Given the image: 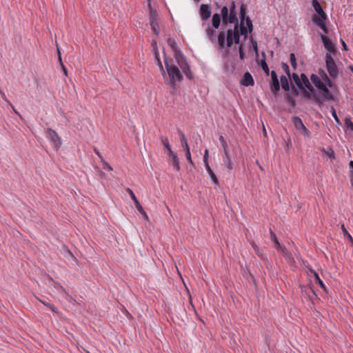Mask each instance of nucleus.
<instances>
[{"label":"nucleus","instance_id":"nucleus-1","mask_svg":"<svg viewBox=\"0 0 353 353\" xmlns=\"http://www.w3.org/2000/svg\"><path fill=\"white\" fill-rule=\"evenodd\" d=\"M205 33L208 39L212 42L215 43L217 41L218 49L219 50H224L225 47L230 48L234 43L233 39H225V28H222L218 35L216 31L208 26L205 30Z\"/></svg>","mask_w":353,"mask_h":353},{"label":"nucleus","instance_id":"nucleus-2","mask_svg":"<svg viewBox=\"0 0 353 353\" xmlns=\"http://www.w3.org/2000/svg\"><path fill=\"white\" fill-rule=\"evenodd\" d=\"M164 63L169 78L168 83L172 89L170 92L173 94L176 90V83L181 82L183 79V76L179 68L174 65L165 56L164 59Z\"/></svg>","mask_w":353,"mask_h":353},{"label":"nucleus","instance_id":"nucleus-3","mask_svg":"<svg viewBox=\"0 0 353 353\" xmlns=\"http://www.w3.org/2000/svg\"><path fill=\"white\" fill-rule=\"evenodd\" d=\"M325 66L330 77L335 79L338 77L339 70L336 64L330 54H325Z\"/></svg>","mask_w":353,"mask_h":353},{"label":"nucleus","instance_id":"nucleus-4","mask_svg":"<svg viewBox=\"0 0 353 353\" xmlns=\"http://www.w3.org/2000/svg\"><path fill=\"white\" fill-rule=\"evenodd\" d=\"M292 121L296 130L305 137L310 138L311 132L305 126L300 117L294 116L292 118Z\"/></svg>","mask_w":353,"mask_h":353},{"label":"nucleus","instance_id":"nucleus-5","mask_svg":"<svg viewBox=\"0 0 353 353\" xmlns=\"http://www.w3.org/2000/svg\"><path fill=\"white\" fill-rule=\"evenodd\" d=\"M328 86L325 85L320 90L323 92V97L321 98L317 94H313V99L316 103L321 105L324 101L334 100V97L329 90Z\"/></svg>","mask_w":353,"mask_h":353},{"label":"nucleus","instance_id":"nucleus-6","mask_svg":"<svg viewBox=\"0 0 353 353\" xmlns=\"http://www.w3.org/2000/svg\"><path fill=\"white\" fill-rule=\"evenodd\" d=\"M47 137L57 150L61 147L62 141L56 131L51 128H48L47 130Z\"/></svg>","mask_w":353,"mask_h":353},{"label":"nucleus","instance_id":"nucleus-7","mask_svg":"<svg viewBox=\"0 0 353 353\" xmlns=\"http://www.w3.org/2000/svg\"><path fill=\"white\" fill-rule=\"evenodd\" d=\"M270 90L273 94L276 95L280 91V83L276 72L274 70L271 72Z\"/></svg>","mask_w":353,"mask_h":353},{"label":"nucleus","instance_id":"nucleus-8","mask_svg":"<svg viewBox=\"0 0 353 353\" xmlns=\"http://www.w3.org/2000/svg\"><path fill=\"white\" fill-rule=\"evenodd\" d=\"M321 39L323 43L324 48L330 52L329 54H335L337 52L335 45L328 37L321 34Z\"/></svg>","mask_w":353,"mask_h":353},{"label":"nucleus","instance_id":"nucleus-9","mask_svg":"<svg viewBox=\"0 0 353 353\" xmlns=\"http://www.w3.org/2000/svg\"><path fill=\"white\" fill-rule=\"evenodd\" d=\"M312 5L314 10L319 14V18L322 21H326L327 19V14L323 11V8L318 0H312Z\"/></svg>","mask_w":353,"mask_h":353},{"label":"nucleus","instance_id":"nucleus-10","mask_svg":"<svg viewBox=\"0 0 353 353\" xmlns=\"http://www.w3.org/2000/svg\"><path fill=\"white\" fill-rule=\"evenodd\" d=\"M211 8L208 4H201L200 6L199 14L202 21H205L210 18L211 15Z\"/></svg>","mask_w":353,"mask_h":353},{"label":"nucleus","instance_id":"nucleus-11","mask_svg":"<svg viewBox=\"0 0 353 353\" xmlns=\"http://www.w3.org/2000/svg\"><path fill=\"white\" fill-rule=\"evenodd\" d=\"M312 21L315 25L319 27L325 34L328 33L329 30L325 23V21H322L317 15L315 14L312 17Z\"/></svg>","mask_w":353,"mask_h":353},{"label":"nucleus","instance_id":"nucleus-12","mask_svg":"<svg viewBox=\"0 0 353 353\" xmlns=\"http://www.w3.org/2000/svg\"><path fill=\"white\" fill-rule=\"evenodd\" d=\"M240 83L242 85L248 87L253 85L254 84V81L252 74L249 72H246L244 73Z\"/></svg>","mask_w":353,"mask_h":353},{"label":"nucleus","instance_id":"nucleus-13","mask_svg":"<svg viewBox=\"0 0 353 353\" xmlns=\"http://www.w3.org/2000/svg\"><path fill=\"white\" fill-rule=\"evenodd\" d=\"M179 66L182 70L183 72L185 70H187L188 68H190V65L187 62V60L185 57L183 56V54H181L177 57L175 58Z\"/></svg>","mask_w":353,"mask_h":353},{"label":"nucleus","instance_id":"nucleus-14","mask_svg":"<svg viewBox=\"0 0 353 353\" xmlns=\"http://www.w3.org/2000/svg\"><path fill=\"white\" fill-rule=\"evenodd\" d=\"M318 72L319 77L321 79V81L329 88H332L333 83L331 81L325 70L320 68Z\"/></svg>","mask_w":353,"mask_h":353},{"label":"nucleus","instance_id":"nucleus-15","mask_svg":"<svg viewBox=\"0 0 353 353\" xmlns=\"http://www.w3.org/2000/svg\"><path fill=\"white\" fill-rule=\"evenodd\" d=\"M168 43L174 52V58L183 54L181 50L179 48L176 41L174 39L171 38L168 39Z\"/></svg>","mask_w":353,"mask_h":353},{"label":"nucleus","instance_id":"nucleus-16","mask_svg":"<svg viewBox=\"0 0 353 353\" xmlns=\"http://www.w3.org/2000/svg\"><path fill=\"white\" fill-rule=\"evenodd\" d=\"M270 237H271V240L273 241L275 243V247L276 248H277V247L281 248V250H282L283 254H285L286 256L289 255V256L291 257V254L289 253L288 250L285 247H282L280 243L278 241V239H277L276 234L274 233V232L272 230H270Z\"/></svg>","mask_w":353,"mask_h":353},{"label":"nucleus","instance_id":"nucleus-17","mask_svg":"<svg viewBox=\"0 0 353 353\" xmlns=\"http://www.w3.org/2000/svg\"><path fill=\"white\" fill-rule=\"evenodd\" d=\"M310 80L314 83V85L320 90L322 88L325 84L321 81V78L315 74H312L310 76Z\"/></svg>","mask_w":353,"mask_h":353},{"label":"nucleus","instance_id":"nucleus-18","mask_svg":"<svg viewBox=\"0 0 353 353\" xmlns=\"http://www.w3.org/2000/svg\"><path fill=\"white\" fill-rule=\"evenodd\" d=\"M223 161L225 166L228 168L229 171L233 169L234 164L230 157L228 151L224 152V155L223 157Z\"/></svg>","mask_w":353,"mask_h":353},{"label":"nucleus","instance_id":"nucleus-19","mask_svg":"<svg viewBox=\"0 0 353 353\" xmlns=\"http://www.w3.org/2000/svg\"><path fill=\"white\" fill-rule=\"evenodd\" d=\"M239 19L240 21H247L248 19H250L247 16V5L243 3H241L240 6Z\"/></svg>","mask_w":353,"mask_h":353},{"label":"nucleus","instance_id":"nucleus-20","mask_svg":"<svg viewBox=\"0 0 353 353\" xmlns=\"http://www.w3.org/2000/svg\"><path fill=\"white\" fill-rule=\"evenodd\" d=\"M169 156L172 158L171 164L174 169L176 171H179L180 170V165L177 154L173 152L172 153L170 154Z\"/></svg>","mask_w":353,"mask_h":353},{"label":"nucleus","instance_id":"nucleus-21","mask_svg":"<svg viewBox=\"0 0 353 353\" xmlns=\"http://www.w3.org/2000/svg\"><path fill=\"white\" fill-rule=\"evenodd\" d=\"M177 132L179 135L180 136V141L181 146L183 148L184 150H188V149H190V147L188 145V141L187 139L185 138V134L180 129H178Z\"/></svg>","mask_w":353,"mask_h":353},{"label":"nucleus","instance_id":"nucleus-22","mask_svg":"<svg viewBox=\"0 0 353 353\" xmlns=\"http://www.w3.org/2000/svg\"><path fill=\"white\" fill-rule=\"evenodd\" d=\"M310 81L307 77V75L304 73H302L300 76V81L299 85H300V87H298L300 90H303L305 88V86L310 85Z\"/></svg>","mask_w":353,"mask_h":353},{"label":"nucleus","instance_id":"nucleus-23","mask_svg":"<svg viewBox=\"0 0 353 353\" xmlns=\"http://www.w3.org/2000/svg\"><path fill=\"white\" fill-rule=\"evenodd\" d=\"M221 24V15L218 13H215L212 16V26L214 29H218Z\"/></svg>","mask_w":353,"mask_h":353},{"label":"nucleus","instance_id":"nucleus-24","mask_svg":"<svg viewBox=\"0 0 353 353\" xmlns=\"http://www.w3.org/2000/svg\"><path fill=\"white\" fill-rule=\"evenodd\" d=\"M281 88L286 92H289L290 90V84L288 78L285 75H281L280 77Z\"/></svg>","mask_w":353,"mask_h":353},{"label":"nucleus","instance_id":"nucleus-25","mask_svg":"<svg viewBox=\"0 0 353 353\" xmlns=\"http://www.w3.org/2000/svg\"><path fill=\"white\" fill-rule=\"evenodd\" d=\"M228 10H229V15H230V17H232V19H233L234 21L238 19V17H237V15H236V4H235V1H232L231 2V4H230Z\"/></svg>","mask_w":353,"mask_h":353},{"label":"nucleus","instance_id":"nucleus-26","mask_svg":"<svg viewBox=\"0 0 353 353\" xmlns=\"http://www.w3.org/2000/svg\"><path fill=\"white\" fill-rule=\"evenodd\" d=\"M150 26H151V28L153 31V32L156 34V35H158L159 32L158 30V23L156 20V19L153 16V14L151 13V16H150Z\"/></svg>","mask_w":353,"mask_h":353},{"label":"nucleus","instance_id":"nucleus-27","mask_svg":"<svg viewBox=\"0 0 353 353\" xmlns=\"http://www.w3.org/2000/svg\"><path fill=\"white\" fill-rule=\"evenodd\" d=\"M205 168L208 173L210 176V178H211V180H212V183L214 184H215V185H217L219 183V180H218L216 176L215 173L214 172V171L210 168V165H205Z\"/></svg>","mask_w":353,"mask_h":353},{"label":"nucleus","instance_id":"nucleus-28","mask_svg":"<svg viewBox=\"0 0 353 353\" xmlns=\"http://www.w3.org/2000/svg\"><path fill=\"white\" fill-rule=\"evenodd\" d=\"M301 289L302 291L305 292V294L309 296L310 300H312L313 297L317 296L313 289L309 286H303Z\"/></svg>","mask_w":353,"mask_h":353},{"label":"nucleus","instance_id":"nucleus-29","mask_svg":"<svg viewBox=\"0 0 353 353\" xmlns=\"http://www.w3.org/2000/svg\"><path fill=\"white\" fill-rule=\"evenodd\" d=\"M160 140H161V143L164 145V147L167 149L168 152V154H171L173 152L172 148H171V146L169 143V141H168V139L167 137H165V136H160Z\"/></svg>","mask_w":353,"mask_h":353},{"label":"nucleus","instance_id":"nucleus-30","mask_svg":"<svg viewBox=\"0 0 353 353\" xmlns=\"http://www.w3.org/2000/svg\"><path fill=\"white\" fill-rule=\"evenodd\" d=\"M245 27H246L245 21H239V19H238L234 23L233 29L239 31V30H243V28H245Z\"/></svg>","mask_w":353,"mask_h":353},{"label":"nucleus","instance_id":"nucleus-31","mask_svg":"<svg viewBox=\"0 0 353 353\" xmlns=\"http://www.w3.org/2000/svg\"><path fill=\"white\" fill-rule=\"evenodd\" d=\"M284 98L285 99V101L292 107V108H295L296 104V101L294 98V97L289 94V93H287L284 95Z\"/></svg>","mask_w":353,"mask_h":353},{"label":"nucleus","instance_id":"nucleus-32","mask_svg":"<svg viewBox=\"0 0 353 353\" xmlns=\"http://www.w3.org/2000/svg\"><path fill=\"white\" fill-rule=\"evenodd\" d=\"M262 55L264 58L265 57L264 52L262 53ZM260 65L265 74L268 76L270 74V70L265 59L261 61Z\"/></svg>","mask_w":353,"mask_h":353},{"label":"nucleus","instance_id":"nucleus-33","mask_svg":"<svg viewBox=\"0 0 353 353\" xmlns=\"http://www.w3.org/2000/svg\"><path fill=\"white\" fill-rule=\"evenodd\" d=\"M154 55H155V58H156V60H157V65L159 66V70L161 72L163 76L165 77V72L164 71L162 63H161L160 57H159V53H158L157 50H156V51L154 52Z\"/></svg>","mask_w":353,"mask_h":353},{"label":"nucleus","instance_id":"nucleus-34","mask_svg":"<svg viewBox=\"0 0 353 353\" xmlns=\"http://www.w3.org/2000/svg\"><path fill=\"white\" fill-rule=\"evenodd\" d=\"M233 38L232 39L234 41V43L236 45L241 44V34L239 31L236 30L232 29Z\"/></svg>","mask_w":353,"mask_h":353},{"label":"nucleus","instance_id":"nucleus-35","mask_svg":"<svg viewBox=\"0 0 353 353\" xmlns=\"http://www.w3.org/2000/svg\"><path fill=\"white\" fill-rule=\"evenodd\" d=\"M341 230H342L344 237L347 238L350 241L351 245L353 246V238L350 235V234L347 232V229L345 228V227L343 224L341 225Z\"/></svg>","mask_w":353,"mask_h":353},{"label":"nucleus","instance_id":"nucleus-36","mask_svg":"<svg viewBox=\"0 0 353 353\" xmlns=\"http://www.w3.org/2000/svg\"><path fill=\"white\" fill-rule=\"evenodd\" d=\"M134 203H135V206H136V208L137 209V210L146 219H148V216L146 214V212H145V210H143V207L141 206V203H139V201L138 200H136L134 201Z\"/></svg>","mask_w":353,"mask_h":353},{"label":"nucleus","instance_id":"nucleus-37","mask_svg":"<svg viewBox=\"0 0 353 353\" xmlns=\"http://www.w3.org/2000/svg\"><path fill=\"white\" fill-rule=\"evenodd\" d=\"M222 19L223 24L226 26L228 23H234V20L230 17V15L221 17Z\"/></svg>","mask_w":353,"mask_h":353},{"label":"nucleus","instance_id":"nucleus-38","mask_svg":"<svg viewBox=\"0 0 353 353\" xmlns=\"http://www.w3.org/2000/svg\"><path fill=\"white\" fill-rule=\"evenodd\" d=\"M290 63H291V65L293 68V69L296 70V69L297 63H296V56H295V54L294 53H291L290 54Z\"/></svg>","mask_w":353,"mask_h":353},{"label":"nucleus","instance_id":"nucleus-39","mask_svg":"<svg viewBox=\"0 0 353 353\" xmlns=\"http://www.w3.org/2000/svg\"><path fill=\"white\" fill-rule=\"evenodd\" d=\"M245 23H246L245 29L248 31V32L250 34H251L254 30L252 20L250 19H248L247 21H245Z\"/></svg>","mask_w":353,"mask_h":353},{"label":"nucleus","instance_id":"nucleus-40","mask_svg":"<svg viewBox=\"0 0 353 353\" xmlns=\"http://www.w3.org/2000/svg\"><path fill=\"white\" fill-rule=\"evenodd\" d=\"M314 276L315 277V279H316V282L320 285V287L324 290H325V286L323 283V282L322 281V280L320 279L319 274L316 272H314Z\"/></svg>","mask_w":353,"mask_h":353},{"label":"nucleus","instance_id":"nucleus-41","mask_svg":"<svg viewBox=\"0 0 353 353\" xmlns=\"http://www.w3.org/2000/svg\"><path fill=\"white\" fill-rule=\"evenodd\" d=\"M238 50L239 53V57L241 60H244L245 55L244 53V47L243 44H239L238 47Z\"/></svg>","mask_w":353,"mask_h":353},{"label":"nucleus","instance_id":"nucleus-42","mask_svg":"<svg viewBox=\"0 0 353 353\" xmlns=\"http://www.w3.org/2000/svg\"><path fill=\"white\" fill-rule=\"evenodd\" d=\"M219 141H220L222 148L223 149V152H226L227 151H228V144H227L224 137L222 135L219 137Z\"/></svg>","mask_w":353,"mask_h":353},{"label":"nucleus","instance_id":"nucleus-43","mask_svg":"<svg viewBox=\"0 0 353 353\" xmlns=\"http://www.w3.org/2000/svg\"><path fill=\"white\" fill-rule=\"evenodd\" d=\"M290 79H292L293 80V81L295 83V84L296 85L297 87H300V85H299V81H300V77L298 75V74L294 73V72L291 74Z\"/></svg>","mask_w":353,"mask_h":353},{"label":"nucleus","instance_id":"nucleus-44","mask_svg":"<svg viewBox=\"0 0 353 353\" xmlns=\"http://www.w3.org/2000/svg\"><path fill=\"white\" fill-rule=\"evenodd\" d=\"M281 68L285 71V72L288 76V77L290 78L291 77V73H290V68H289V65H288V63L283 62L281 63Z\"/></svg>","mask_w":353,"mask_h":353},{"label":"nucleus","instance_id":"nucleus-45","mask_svg":"<svg viewBox=\"0 0 353 353\" xmlns=\"http://www.w3.org/2000/svg\"><path fill=\"white\" fill-rule=\"evenodd\" d=\"M345 125L347 129L353 131V123L350 118L346 117L345 119Z\"/></svg>","mask_w":353,"mask_h":353},{"label":"nucleus","instance_id":"nucleus-46","mask_svg":"<svg viewBox=\"0 0 353 353\" xmlns=\"http://www.w3.org/2000/svg\"><path fill=\"white\" fill-rule=\"evenodd\" d=\"M232 29L233 28H228L227 30H225V39H232V38H233Z\"/></svg>","mask_w":353,"mask_h":353},{"label":"nucleus","instance_id":"nucleus-47","mask_svg":"<svg viewBox=\"0 0 353 353\" xmlns=\"http://www.w3.org/2000/svg\"><path fill=\"white\" fill-rule=\"evenodd\" d=\"M239 32H240V34L243 37V40L245 41L250 34L248 31L245 28H243V30H239Z\"/></svg>","mask_w":353,"mask_h":353},{"label":"nucleus","instance_id":"nucleus-48","mask_svg":"<svg viewBox=\"0 0 353 353\" xmlns=\"http://www.w3.org/2000/svg\"><path fill=\"white\" fill-rule=\"evenodd\" d=\"M183 72L185 74L186 77L188 79L192 80L194 78V75L190 70V68H188L187 70H185Z\"/></svg>","mask_w":353,"mask_h":353},{"label":"nucleus","instance_id":"nucleus-49","mask_svg":"<svg viewBox=\"0 0 353 353\" xmlns=\"http://www.w3.org/2000/svg\"><path fill=\"white\" fill-rule=\"evenodd\" d=\"M301 90L303 92L304 97L309 99L313 98V94H312L310 92H308L305 88H303V90Z\"/></svg>","mask_w":353,"mask_h":353},{"label":"nucleus","instance_id":"nucleus-50","mask_svg":"<svg viewBox=\"0 0 353 353\" xmlns=\"http://www.w3.org/2000/svg\"><path fill=\"white\" fill-rule=\"evenodd\" d=\"M250 43H252L253 50L255 51L256 53H257L258 52L257 42L252 37L250 38Z\"/></svg>","mask_w":353,"mask_h":353},{"label":"nucleus","instance_id":"nucleus-51","mask_svg":"<svg viewBox=\"0 0 353 353\" xmlns=\"http://www.w3.org/2000/svg\"><path fill=\"white\" fill-rule=\"evenodd\" d=\"M208 158H209V152H208V150H205L204 156H203V163H204L205 166L209 165Z\"/></svg>","mask_w":353,"mask_h":353},{"label":"nucleus","instance_id":"nucleus-52","mask_svg":"<svg viewBox=\"0 0 353 353\" xmlns=\"http://www.w3.org/2000/svg\"><path fill=\"white\" fill-rule=\"evenodd\" d=\"M331 112H332V115L334 117V119H335V121L337 123H340V120L336 114V110L334 109V108L333 106L331 107Z\"/></svg>","mask_w":353,"mask_h":353},{"label":"nucleus","instance_id":"nucleus-53","mask_svg":"<svg viewBox=\"0 0 353 353\" xmlns=\"http://www.w3.org/2000/svg\"><path fill=\"white\" fill-rule=\"evenodd\" d=\"M185 157H186L188 161L190 164L194 165L193 161L192 160L191 153H190V149H188V150H185Z\"/></svg>","mask_w":353,"mask_h":353},{"label":"nucleus","instance_id":"nucleus-54","mask_svg":"<svg viewBox=\"0 0 353 353\" xmlns=\"http://www.w3.org/2000/svg\"><path fill=\"white\" fill-rule=\"evenodd\" d=\"M221 17L229 15V10L227 6H223L221 10Z\"/></svg>","mask_w":353,"mask_h":353},{"label":"nucleus","instance_id":"nucleus-55","mask_svg":"<svg viewBox=\"0 0 353 353\" xmlns=\"http://www.w3.org/2000/svg\"><path fill=\"white\" fill-rule=\"evenodd\" d=\"M326 154L330 159H335L334 151L332 148H328L327 151L326 152Z\"/></svg>","mask_w":353,"mask_h":353},{"label":"nucleus","instance_id":"nucleus-56","mask_svg":"<svg viewBox=\"0 0 353 353\" xmlns=\"http://www.w3.org/2000/svg\"><path fill=\"white\" fill-rule=\"evenodd\" d=\"M253 248L255 250V252L256 254L260 256V257H262V255H263V250L261 249H260L259 247H257L256 245H253Z\"/></svg>","mask_w":353,"mask_h":353},{"label":"nucleus","instance_id":"nucleus-57","mask_svg":"<svg viewBox=\"0 0 353 353\" xmlns=\"http://www.w3.org/2000/svg\"><path fill=\"white\" fill-rule=\"evenodd\" d=\"M126 191L128 192V194H130L131 199L134 201V202L136 200H138L137 198L136 197L134 193L133 192V191L130 188H128L126 190Z\"/></svg>","mask_w":353,"mask_h":353},{"label":"nucleus","instance_id":"nucleus-58","mask_svg":"<svg viewBox=\"0 0 353 353\" xmlns=\"http://www.w3.org/2000/svg\"><path fill=\"white\" fill-rule=\"evenodd\" d=\"M59 61H60V63L61 65V69H62L63 72H64L65 76H68V70L66 69L65 66L63 65L60 54H59Z\"/></svg>","mask_w":353,"mask_h":353},{"label":"nucleus","instance_id":"nucleus-59","mask_svg":"<svg viewBox=\"0 0 353 353\" xmlns=\"http://www.w3.org/2000/svg\"><path fill=\"white\" fill-rule=\"evenodd\" d=\"M305 88H307L310 92H312V94H316L315 89L310 83V85L305 86Z\"/></svg>","mask_w":353,"mask_h":353},{"label":"nucleus","instance_id":"nucleus-60","mask_svg":"<svg viewBox=\"0 0 353 353\" xmlns=\"http://www.w3.org/2000/svg\"><path fill=\"white\" fill-rule=\"evenodd\" d=\"M292 93L293 95L294 96H298L299 95V89L297 88H296L295 86L294 85H292Z\"/></svg>","mask_w":353,"mask_h":353},{"label":"nucleus","instance_id":"nucleus-61","mask_svg":"<svg viewBox=\"0 0 353 353\" xmlns=\"http://www.w3.org/2000/svg\"><path fill=\"white\" fill-rule=\"evenodd\" d=\"M48 307H49L52 312L57 313V308L53 304L48 305Z\"/></svg>","mask_w":353,"mask_h":353},{"label":"nucleus","instance_id":"nucleus-62","mask_svg":"<svg viewBox=\"0 0 353 353\" xmlns=\"http://www.w3.org/2000/svg\"><path fill=\"white\" fill-rule=\"evenodd\" d=\"M103 164H104L103 169L108 170H112V168L107 162H105L104 160H103Z\"/></svg>","mask_w":353,"mask_h":353},{"label":"nucleus","instance_id":"nucleus-63","mask_svg":"<svg viewBox=\"0 0 353 353\" xmlns=\"http://www.w3.org/2000/svg\"><path fill=\"white\" fill-rule=\"evenodd\" d=\"M94 151L95 154H96L99 157V159H100L102 161H103V160H104V159H103V157H102L101 154L99 152V151L97 148H94Z\"/></svg>","mask_w":353,"mask_h":353},{"label":"nucleus","instance_id":"nucleus-64","mask_svg":"<svg viewBox=\"0 0 353 353\" xmlns=\"http://www.w3.org/2000/svg\"><path fill=\"white\" fill-rule=\"evenodd\" d=\"M349 166L350 168V174L353 172V161H350L349 163Z\"/></svg>","mask_w":353,"mask_h":353}]
</instances>
